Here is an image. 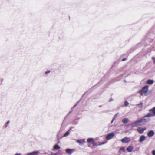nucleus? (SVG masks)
<instances>
[{
  "instance_id": "nucleus-1",
  "label": "nucleus",
  "mask_w": 155,
  "mask_h": 155,
  "mask_svg": "<svg viewBox=\"0 0 155 155\" xmlns=\"http://www.w3.org/2000/svg\"><path fill=\"white\" fill-rule=\"evenodd\" d=\"M151 116L149 114H147L142 118L134 122L132 124V125L133 126L136 127L138 126H142L145 124L150 119L148 118L151 117Z\"/></svg>"
},
{
  "instance_id": "nucleus-2",
  "label": "nucleus",
  "mask_w": 155,
  "mask_h": 155,
  "mask_svg": "<svg viewBox=\"0 0 155 155\" xmlns=\"http://www.w3.org/2000/svg\"><path fill=\"white\" fill-rule=\"evenodd\" d=\"M148 88V86H144L142 89L140 90L139 93L141 94H146L147 93Z\"/></svg>"
},
{
  "instance_id": "nucleus-3",
  "label": "nucleus",
  "mask_w": 155,
  "mask_h": 155,
  "mask_svg": "<svg viewBox=\"0 0 155 155\" xmlns=\"http://www.w3.org/2000/svg\"><path fill=\"white\" fill-rule=\"evenodd\" d=\"M114 135V132L110 133L106 136V139L107 140H110L112 138Z\"/></svg>"
},
{
  "instance_id": "nucleus-4",
  "label": "nucleus",
  "mask_w": 155,
  "mask_h": 155,
  "mask_svg": "<svg viewBox=\"0 0 155 155\" xmlns=\"http://www.w3.org/2000/svg\"><path fill=\"white\" fill-rule=\"evenodd\" d=\"M130 141V139L129 137H125L122 139L121 140V141L122 143H127Z\"/></svg>"
},
{
  "instance_id": "nucleus-5",
  "label": "nucleus",
  "mask_w": 155,
  "mask_h": 155,
  "mask_svg": "<svg viewBox=\"0 0 155 155\" xmlns=\"http://www.w3.org/2000/svg\"><path fill=\"white\" fill-rule=\"evenodd\" d=\"M149 111L150 112H152L153 113V114H151L150 113H148L150 115H152L151 116V117L155 116V107H153L152 109H150L149 110Z\"/></svg>"
},
{
  "instance_id": "nucleus-6",
  "label": "nucleus",
  "mask_w": 155,
  "mask_h": 155,
  "mask_svg": "<svg viewBox=\"0 0 155 155\" xmlns=\"http://www.w3.org/2000/svg\"><path fill=\"white\" fill-rule=\"evenodd\" d=\"M146 129V128L144 127L143 128H142L141 127H139L137 128V131L140 133H143L144 131Z\"/></svg>"
},
{
  "instance_id": "nucleus-7",
  "label": "nucleus",
  "mask_w": 155,
  "mask_h": 155,
  "mask_svg": "<svg viewBox=\"0 0 155 155\" xmlns=\"http://www.w3.org/2000/svg\"><path fill=\"white\" fill-rule=\"evenodd\" d=\"M154 133L153 131L150 130L147 134L148 136L149 137L153 136L154 135Z\"/></svg>"
},
{
  "instance_id": "nucleus-8",
  "label": "nucleus",
  "mask_w": 155,
  "mask_h": 155,
  "mask_svg": "<svg viewBox=\"0 0 155 155\" xmlns=\"http://www.w3.org/2000/svg\"><path fill=\"white\" fill-rule=\"evenodd\" d=\"M134 147L131 146H129L127 149V151L128 152H131L133 150Z\"/></svg>"
},
{
  "instance_id": "nucleus-9",
  "label": "nucleus",
  "mask_w": 155,
  "mask_h": 155,
  "mask_svg": "<svg viewBox=\"0 0 155 155\" xmlns=\"http://www.w3.org/2000/svg\"><path fill=\"white\" fill-rule=\"evenodd\" d=\"M145 139V137L144 135L141 136L139 140L140 142H142Z\"/></svg>"
},
{
  "instance_id": "nucleus-10",
  "label": "nucleus",
  "mask_w": 155,
  "mask_h": 155,
  "mask_svg": "<svg viewBox=\"0 0 155 155\" xmlns=\"http://www.w3.org/2000/svg\"><path fill=\"white\" fill-rule=\"evenodd\" d=\"M154 83V81L153 80H148L146 82V83L147 84H153Z\"/></svg>"
},
{
  "instance_id": "nucleus-11",
  "label": "nucleus",
  "mask_w": 155,
  "mask_h": 155,
  "mask_svg": "<svg viewBox=\"0 0 155 155\" xmlns=\"http://www.w3.org/2000/svg\"><path fill=\"white\" fill-rule=\"evenodd\" d=\"M94 140L93 138H89L87 139V142L88 143H92L93 141Z\"/></svg>"
},
{
  "instance_id": "nucleus-12",
  "label": "nucleus",
  "mask_w": 155,
  "mask_h": 155,
  "mask_svg": "<svg viewBox=\"0 0 155 155\" xmlns=\"http://www.w3.org/2000/svg\"><path fill=\"white\" fill-rule=\"evenodd\" d=\"M73 150L70 149H66V152L68 153L69 154H71L72 153V151Z\"/></svg>"
},
{
  "instance_id": "nucleus-13",
  "label": "nucleus",
  "mask_w": 155,
  "mask_h": 155,
  "mask_svg": "<svg viewBox=\"0 0 155 155\" xmlns=\"http://www.w3.org/2000/svg\"><path fill=\"white\" fill-rule=\"evenodd\" d=\"M39 153L38 151H34L30 153L31 155H37Z\"/></svg>"
},
{
  "instance_id": "nucleus-14",
  "label": "nucleus",
  "mask_w": 155,
  "mask_h": 155,
  "mask_svg": "<svg viewBox=\"0 0 155 155\" xmlns=\"http://www.w3.org/2000/svg\"><path fill=\"white\" fill-rule=\"evenodd\" d=\"M122 122L124 123H127L128 122V119L127 118H124L122 120Z\"/></svg>"
},
{
  "instance_id": "nucleus-15",
  "label": "nucleus",
  "mask_w": 155,
  "mask_h": 155,
  "mask_svg": "<svg viewBox=\"0 0 155 155\" xmlns=\"http://www.w3.org/2000/svg\"><path fill=\"white\" fill-rule=\"evenodd\" d=\"M60 148V147L57 145H55L54 147V149H59Z\"/></svg>"
},
{
  "instance_id": "nucleus-16",
  "label": "nucleus",
  "mask_w": 155,
  "mask_h": 155,
  "mask_svg": "<svg viewBox=\"0 0 155 155\" xmlns=\"http://www.w3.org/2000/svg\"><path fill=\"white\" fill-rule=\"evenodd\" d=\"M9 121H8L6 123V124H5V125H4V128H5L6 127H7L8 126V124L9 123Z\"/></svg>"
},
{
  "instance_id": "nucleus-17",
  "label": "nucleus",
  "mask_w": 155,
  "mask_h": 155,
  "mask_svg": "<svg viewBox=\"0 0 155 155\" xmlns=\"http://www.w3.org/2000/svg\"><path fill=\"white\" fill-rule=\"evenodd\" d=\"M106 143H107V142H103L101 143H100L98 144V146H100L104 144H105Z\"/></svg>"
},
{
  "instance_id": "nucleus-18",
  "label": "nucleus",
  "mask_w": 155,
  "mask_h": 155,
  "mask_svg": "<svg viewBox=\"0 0 155 155\" xmlns=\"http://www.w3.org/2000/svg\"><path fill=\"white\" fill-rule=\"evenodd\" d=\"M92 144L93 146H98V145L96 144L95 143L94 140L91 143Z\"/></svg>"
},
{
  "instance_id": "nucleus-19",
  "label": "nucleus",
  "mask_w": 155,
  "mask_h": 155,
  "mask_svg": "<svg viewBox=\"0 0 155 155\" xmlns=\"http://www.w3.org/2000/svg\"><path fill=\"white\" fill-rule=\"evenodd\" d=\"M129 104V103L127 102V101H126L124 103V105L126 106H127Z\"/></svg>"
},
{
  "instance_id": "nucleus-20",
  "label": "nucleus",
  "mask_w": 155,
  "mask_h": 155,
  "mask_svg": "<svg viewBox=\"0 0 155 155\" xmlns=\"http://www.w3.org/2000/svg\"><path fill=\"white\" fill-rule=\"evenodd\" d=\"M143 103H140L138 104V106L140 108H141L143 106Z\"/></svg>"
},
{
  "instance_id": "nucleus-21",
  "label": "nucleus",
  "mask_w": 155,
  "mask_h": 155,
  "mask_svg": "<svg viewBox=\"0 0 155 155\" xmlns=\"http://www.w3.org/2000/svg\"><path fill=\"white\" fill-rule=\"evenodd\" d=\"M69 133L68 131L66 132L65 133V134H64V136H65L68 135L69 134Z\"/></svg>"
},
{
  "instance_id": "nucleus-22",
  "label": "nucleus",
  "mask_w": 155,
  "mask_h": 155,
  "mask_svg": "<svg viewBox=\"0 0 155 155\" xmlns=\"http://www.w3.org/2000/svg\"><path fill=\"white\" fill-rule=\"evenodd\" d=\"M152 59L153 60V63L155 64V58L153 57H152Z\"/></svg>"
},
{
  "instance_id": "nucleus-23",
  "label": "nucleus",
  "mask_w": 155,
  "mask_h": 155,
  "mask_svg": "<svg viewBox=\"0 0 155 155\" xmlns=\"http://www.w3.org/2000/svg\"><path fill=\"white\" fill-rule=\"evenodd\" d=\"M152 154L153 155H155V150H153L152 151Z\"/></svg>"
},
{
  "instance_id": "nucleus-24",
  "label": "nucleus",
  "mask_w": 155,
  "mask_h": 155,
  "mask_svg": "<svg viewBox=\"0 0 155 155\" xmlns=\"http://www.w3.org/2000/svg\"><path fill=\"white\" fill-rule=\"evenodd\" d=\"M120 150H122L123 151H124L125 150H124V147H122L120 148Z\"/></svg>"
},
{
  "instance_id": "nucleus-25",
  "label": "nucleus",
  "mask_w": 155,
  "mask_h": 155,
  "mask_svg": "<svg viewBox=\"0 0 155 155\" xmlns=\"http://www.w3.org/2000/svg\"><path fill=\"white\" fill-rule=\"evenodd\" d=\"M127 60L126 58H124L122 60V61H124Z\"/></svg>"
},
{
  "instance_id": "nucleus-26",
  "label": "nucleus",
  "mask_w": 155,
  "mask_h": 155,
  "mask_svg": "<svg viewBox=\"0 0 155 155\" xmlns=\"http://www.w3.org/2000/svg\"><path fill=\"white\" fill-rule=\"evenodd\" d=\"M50 72V71H46L45 72V74H47L49 73Z\"/></svg>"
},
{
  "instance_id": "nucleus-27",
  "label": "nucleus",
  "mask_w": 155,
  "mask_h": 155,
  "mask_svg": "<svg viewBox=\"0 0 155 155\" xmlns=\"http://www.w3.org/2000/svg\"><path fill=\"white\" fill-rule=\"evenodd\" d=\"M15 155H21L19 154H16Z\"/></svg>"
},
{
  "instance_id": "nucleus-28",
  "label": "nucleus",
  "mask_w": 155,
  "mask_h": 155,
  "mask_svg": "<svg viewBox=\"0 0 155 155\" xmlns=\"http://www.w3.org/2000/svg\"><path fill=\"white\" fill-rule=\"evenodd\" d=\"M27 155H31V154H30V153H29V154H27Z\"/></svg>"
},
{
  "instance_id": "nucleus-29",
  "label": "nucleus",
  "mask_w": 155,
  "mask_h": 155,
  "mask_svg": "<svg viewBox=\"0 0 155 155\" xmlns=\"http://www.w3.org/2000/svg\"><path fill=\"white\" fill-rule=\"evenodd\" d=\"M112 99H110V100L109 101H112Z\"/></svg>"
}]
</instances>
